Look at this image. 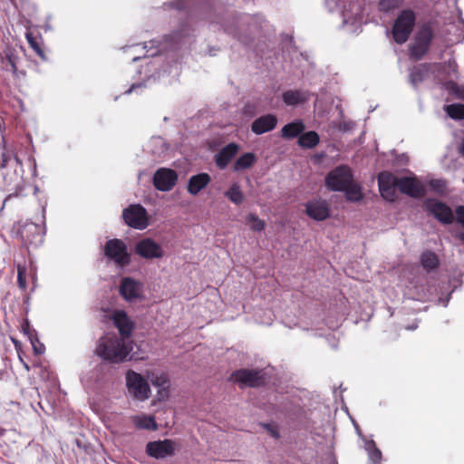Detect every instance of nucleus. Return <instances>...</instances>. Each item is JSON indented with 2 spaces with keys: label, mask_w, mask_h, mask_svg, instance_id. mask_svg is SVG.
I'll return each mask as SVG.
<instances>
[{
  "label": "nucleus",
  "mask_w": 464,
  "mask_h": 464,
  "mask_svg": "<svg viewBox=\"0 0 464 464\" xmlns=\"http://www.w3.org/2000/svg\"><path fill=\"white\" fill-rule=\"evenodd\" d=\"M379 190L382 197L391 202L397 198L398 178L391 172L382 171L378 175Z\"/></svg>",
  "instance_id": "9"
},
{
  "label": "nucleus",
  "mask_w": 464,
  "mask_h": 464,
  "mask_svg": "<svg viewBox=\"0 0 464 464\" xmlns=\"http://www.w3.org/2000/svg\"><path fill=\"white\" fill-rule=\"evenodd\" d=\"M13 162H14L16 164L20 163L19 160L16 157V155L14 154V150L11 149L5 148L4 151L2 152V156H1L0 167L2 169H5V168L9 167Z\"/></svg>",
  "instance_id": "36"
},
{
  "label": "nucleus",
  "mask_w": 464,
  "mask_h": 464,
  "mask_svg": "<svg viewBox=\"0 0 464 464\" xmlns=\"http://www.w3.org/2000/svg\"><path fill=\"white\" fill-rule=\"evenodd\" d=\"M22 331L25 335L28 336L32 344H34V338L36 337V335H35L34 330H33L31 328L30 323L27 320H25L22 324Z\"/></svg>",
  "instance_id": "41"
},
{
  "label": "nucleus",
  "mask_w": 464,
  "mask_h": 464,
  "mask_svg": "<svg viewBox=\"0 0 464 464\" xmlns=\"http://www.w3.org/2000/svg\"><path fill=\"white\" fill-rule=\"evenodd\" d=\"M354 126V123L353 121H343L340 123L339 129L343 131H348L351 130Z\"/></svg>",
  "instance_id": "46"
},
{
  "label": "nucleus",
  "mask_w": 464,
  "mask_h": 464,
  "mask_svg": "<svg viewBox=\"0 0 464 464\" xmlns=\"http://www.w3.org/2000/svg\"><path fill=\"white\" fill-rule=\"evenodd\" d=\"M262 426L266 430V431L275 439L279 438V430L276 425L271 423H265Z\"/></svg>",
  "instance_id": "43"
},
{
  "label": "nucleus",
  "mask_w": 464,
  "mask_h": 464,
  "mask_svg": "<svg viewBox=\"0 0 464 464\" xmlns=\"http://www.w3.org/2000/svg\"><path fill=\"white\" fill-rule=\"evenodd\" d=\"M446 113L454 120L464 119V104L454 103L444 107Z\"/></svg>",
  "instance_id": "34"
},
{
  "label": "nucleus",
  "mask_w": 464,
  "mask_h": 464,
  "mask_svg": "<svg viewBox=\"0 0 464 464\" xmlns=\"http://www.w3.org/2000/svg\"><path fill=\"white\" fill-rule=\"evenodd\" d=\"M120 293L128 301L135 300L140 295L141 285L132 278L125 277L121 281Z\"/></svg>",
  "instance_id": "21"
},
{
  "label": "nucleus",
  "mask_w": 464,
  "mask_h": 464,
  "mask_svg": "<svg viewBox=\"0 0 464 464\" xmlns=\"http://www.w3.org/2000/svg\"><path fill=\"white\" fill-rule=\"evenodd\" d=\"M432 66L434 68L443 69L449 76L457 72V63L454 60H450L445 64L434 63Z\"/></svg>",
  "instance_id": "39"
},
{
  "label": "nucleus",
  "mask_w": 464,
  "mask_h": 464,
  "mask_svg": "<svg viewBox=\"0 0 464 464\" xmlns=\"http://www.w3.org/2000/svg\"><path fill=\"white\" fill-rule=\"evenodd\" d=\"M26 40L31 46L32 49L43 59H45L44 53L43 49L41 48L39 43L36 41V39L34 37L32 33H26L25 34Z\"/></svg>",
  "instance_id": "38"
},
{
  "label": "nucleus",
  "mask_w": 464,
  "mask_h": 464,
  "mask_svg": "<svg viewBox=\"0 0 464 464\" xmlns=\"http://www.w3.org/2000/svg\"><path fill=\"white\" fill-rule=\"evenodd\" d=\"M126 386L128 392L138 401H146L150 396L151 392L148 381L132 370L126 373Z\"/></svg>",
  "instance_id": "4"
},
{
  "label": "nucleus",
  "mask_w": 464,
  "mask_h": 464,
  "mask_svg": "<svg viewBox=\"0 0 464 464\" xmlns=\"http://www.w3.org/2000/svg\"><path fill=\"white\" fill-rule=\"evenodd\" d=\"M35 353L41 354L44 353V347L39 343L37 337L34 338V344H32Z\"/></svg>",
  "instance_id": "45"
},
{
  "label": "nucleus",
  "mask_w": 464,
  "mask_h": 464,
  "mask_svg": "<svg viewBox=\"0 0 464 464\" xmlns=\"http://www.w3.org/2000/svg\"><path fill=\"white\" fill-rule=\"evenodd\" d=\"M211 181V178L208 173L202 172L197 175H193L188 179L187 189L188 192L192 195H198L202 189H204Z\"/></svg>",
  "instance_id": "22"
},
{
  "label": "nucleus",
  "mask_w": 464,
  "mask_h": 464,
  "mask_svg": "<svg viewBox=\"0 0 464 464\" xmlns=\"http://www.w3.org/2000/svg\"><path fill=\"white\" fill-rule=\"evenodd\" d=\"M302 121H295L285 125L282 128L281 135L284 139H294L299 136L304 130Z\"/></svg>",
  "instance_id": "25"
},
{
  "label": "nucleus",
  "mask_w": 464,
  "mask_h": 464,
  "mask_svg": "<svg viewBox=\"0 0 464 464\" xmlns=\"http://www.w3.org/2000/svg\"><path fill=\"white\" fill-rule=\"evenodd\" d=\"M277 124V118L273 114H266L256 118L251 124V130L256 134L261 135L263 133L273 130Z\"/></svg>",
  "instance_id": "20"
},
{
  "label": "nucleus",
  "mask_w": 464,
  "mask_h": 464,
  "mask_svg": "<svg viewBox=\"0 0 464 464\" xmlns=\"http://www.w3.org/2000/svg\"><path fill=\"white\" fill-rule=\"evenodd\" d=\"M398 189L411 198H420L425 192L423 185L414 177L398 178Z\"/></svg>",
  "instance_id": "16"
},
{
  "label": "nucleus",
  "mask_w": 464,
  "mask_h": 464,
  "mask_svg": "<svg viewBox=\"0 0 464 464\" xmlns=\"http://www.w3.org/2000/svg\"><path fill=\"white\" fill-rule=\"evenodd\" d=\"M178 181V174L168 168H160L153 175L152 182L156 189L163 192L170 191Z\"/></svg>",
  "instance_id": "10"
},
{
  "label": "nucleus",
  "mask_w": 464,
  "mask_h": 464,
  "mask_svg": "<svg viewBox=\"0 0 464 464\" xmlns=\"http://www.w3.org/2000/svg\"><path fill=\"white\" fill-rule=\"evenodd\" d=\"M420 263L424 269L430 271L439 266V258L435 253L426 251L420 256Z\"/></svg>",
  "instance_id": "30"
},
{
  "label": "nucleus",
  "mask_w": 464,
  "mask_h": 464,
  "mask_svg": "<svg viewBox=\"0 0 464 464\" xmlns=\"http://www.w3.org/2000/svg\"><path fill=\"white\" fill-rule=\"evenodd\" d=\"M433 31L430 24H423L415 34L414 41L410 47L411 55L420 60L428 52L433 38Z\"/></svg>",
  "instance_id": "7"
},
{
  "label": "nucleus",
  "mask_w": 464,
  "mask_h": 464,
  "mask_svg": "<svg viewBox=\"0 0 464 464\" xmlns=\"http://www.w3.org/2000/svg\"><path fill=\"white\" fill-rule=\"evenodd\" d=\"M343 17V24L344 26L351 25L353 31L358 27L362 21V7L358 2L350 1L348 5H344L341 10Z\"/></svg>",
  "instance_id": "13"
},
{
  "label": "nucleus",
  "mask_w": 464,
  "mask_h": 464,
  "mask_svg": "<svg viewBox=\"0 0 464 464\" xmlns=\"http://www.w3.org/2000/svg\"><path fill=\"white\" fill-rule=\"evenodd\" d=\"M461 151H462V153L464 155V139H463V142H462V145H461Z\"/></svg>",
  "instance_id": "51"
},
{
  "label": "nucleus",
  "mask_w": 464,
  "mask_h": 464,
  "mask_svg": "<svg viewBox=\"0 0 464 464\" xmlns=\"http://www.w3.org/2000/svg\"><path fill=\"white\" fill-rule=\"evenodd\" d=\"M431 67H433L432 64H420L414 67L410 72L411 84L417 87L426 78Z\"/></svg>",
  "instance_id": "26"
},
{
  "label": "nucleus",
  "mask_w": 464,
  "mask_h": 464,
  "mask_svg": "<svg viewBox=\"0 0 464 464\" xmlns=\"http://www.w3.org/2000/svg\"><path fill=\"white\" fill-rule=\"evenodd\" d=\"M175 443L170 440L150 441L146 446V452L155 459H164L172 456Z\"/></svg>",
  "instance_id": "15"
},
{
  "label": "nucleus",
  "mask_w": 464,
  "mask_h": 464,
  "mask_svg": "<svg viewBox=\"0 0 464 464\" xmlns=\"http://www.w3.org/2000/svg\"><path fill=\"white\" fill-rule=\"evenodd\" d=\"M305 212L314 220H325L330 216L329 204L324 199L310 200L305 204Z\"/></svg>",
  "instance_id": "18"
},
{
  "label": "nucleus",
  "mask_w": 464,
  "mask_h": 464,
  "mask_svg": "<svg viewBox=\"0 0 464 464\" xmlns=\"http://www.w3.org/2000/svg\"><path fill=\"white\" fill-rule=\"evenodd\" d=\"M246 223L250 226L251 229L254 231L260 232L264 230L266 224L255 214H248L246 217Z\"/></svg>",
  "instance_id": "37"
},
{
  "label": "nucleus",
  "mask_w": 464,
  "mask_h": 464,
  "mask_svg": "<svg viewBox=\"0 0 464 464\" xmlns=\"http://www.w3.org/2000/svg\"><path fill=\"white\" fill-rule=\"evenodd\" d=\"M416 328H417V325H411V326L407 327V329H409V330H414Z\"/></svg>",
  "instance_id": "49"
},
{
  "label": "nucleus",
  "mask_w": 464,
  "mask_h": 464,
  "mask_svg": "<svg viewBox=\"0 0 464 464\" xmlns=\"http://www.w3.org/2000/svg\"><path fill=\"white\" fill-rule=\"evenodd\" d=\"M230 379L241 386L256 387L264 382V374L262 371L241 369L234 372Z\"/></svg>",
  "instance_id": "12"
},
{
  "label": "nucleus",
  "mask_w": 464,
  "mask_h": 464,
  "mask_svg": "<svg viewBox=\"0 0 464 464\" xmlns=\"http://www.w3.org/2000/svg\"><path fill=\"white\" fill-rule=\"evenodd\" d=\"M445 90L450 94L454 95L457 99L464 101V84H458L455 82L448 81L444 83Z\"/></svg>",
  "instance_id": "35"
},
{
  "label": "nucleus",
  "mask_w": 464,
  "mask_h": 464,
  "mask_svg": "<svg viewBox=\"0 0 464 464\" xmlns=\"http://www.w3.org/2000/svg\"><path fill=\"white\" fill-rule=\"evenodd\" d=\"M256 161V156L252 152H247L240 156L234 164V170L239 171L250 168Z\"/></svg>",
  "instance_id": "29"
},
{
  "label": "nucleus",
  "mask_w": 464,
  "mask_h": 464,
  "mask_svg": "<svg viewBox=\"0 0 464 464\" xmlns=\"http://www.w3.org/2000/svg\"><path fill=\"white\" fill-rule=\"evenodd\" d=\"M307 94L300 91H287L283 94V101L287 105H297L307 101Z\"/></svg>",
  "instance_id": "28"
},
{
  "label": "nucleus",
  "mask_w": 464,
  "mask_h": 464,
  "mask_svg": "<svg viewBox=\"0 0 464 464\" xmlns=\"http://www.w3.org/2000/svg\"><path fill=\"white\" fill-rule=\"evenodd\" d=\"M225 196L234 204L240 205L244 200V195L238 184H233L229 189L225 192Z\"/></svg>",
  "instance_id": "33"
},
{
  "label": "nucleus",
  "mask_w": 464,
  "mask_h": 464,
  "mask_svg": "<svg viewBox=\"0 0 464 464\" xmlns=\"http://www.w3.org/2000/svg\"><path fill=\"white\" fill-rule=\"evenodd\" d=\"M459 238L464 242V232L459 235Z\"/></svg>",
  "instance_id": "50"
},
{
  "label": "nucleus",
  "mask_w": 464,
  "mask_h": 464,
  "mask_svg": "<svg viewBox=\"0 0 464 464\" xmlns=\"http://www.w3.org/2000/svg\"><path fill=\"white\" fill-rule=\"evenodd\" d=\"M151 384L158 389L157 397L160 401H165L169 396L170 382L167 374L159 372H150L147 374Z\"/></svg>",
  "instance_id": "17"
},
{
  "label": "nucleus",
  "mask_w": 464,
  "mask_h": 464,
  "mask_svg": "<svg viewBox=\"0 0 464 464\" xmlns=\"http://www.w3.org/2000/svg\"><path fill=\"white\" fill-rule=\"evenodd\" d=\"M24 268L18 266L17 268V283L19 286L23 289L26 287V281H25V276H24Z\"/></svg>",
  "instance_id": "42"
},
{
  "label": "nucleus",
  "mask_w": 464,
  "mask_h": 464,
  "mask_svg": "<svg viewBox=\"0 0 464 464\" xmlns=\"http://www.w3.org/2000/svg\"><path fill=\"white\" fill-rule=\"evenodd\" d=\"M353 177L351 169L348 166H338L331 170L325 177V186L331 191H342L350 181H353Z\"/></svg>",
  "instance_id": "5"
},
{
  "label": "nucleus",
  "mask_w": 464,
  "mask_h": 464,
  "mask_svg": "<svg viewBox=\"0 0 464 464\" xmlns=\"http://www.w3.org/2000/svg\"><path fill=\"white\" fill-rule=\"evenodd\" d=\"M104 256L113 261L119 267L130 264V258L127 245L121 239H110L104 246Z\"/></svg>",
  "instance_id": "6"
},
{
  "label": "nucleus",
  "mask_w": 464,
  "mask_h": 464,
  "mask_svg": "<svg viewBox=\"0 0 464 464\" xmlns=\"http://www.w3.org/2000/svg\"><path fill=\"white\" fill-rule=\"evenodd\" d=\"M320 137L317 132L310 130L301 133L298 139V145L304 149H313L318 145Z\"/></svg>",
  "instance_id": "27"
},
{
  "label": "nucleus",
  "mask_w": 464,
  "mask_h": 464,
  "mask_svg": "<svg viewBox=\"0 0 464 464\" xmlns=\"http://www.w3.org/2000/svg\"><path fill=\"white\" fill-rule=\"evenodd\" d=\"M239 147L236 143H229L216 155L215 161L218 168L225 169L230 160L236 156Z\"/></svg>",
  "instance_id": "23"
},
{
  "label": "nucleus",
  "mask_w": 464,
  "mask_h": 464,
  "mask_svg": "<svg viewBox=\"0 0 464 464\" xmlns=\"http://www.w3.org/2000/svg\"><path fill=\"white\" fill-rule=\"evenodd\" d=\"M424 208L429 213L433 215L434 218L442 223L450 224L454 219L450 208L438 199H426L424 202Z\"/></svg>",
  "instance_id": "11"
},
{
  "label": "nucleus",
  "mask_w": 464,
  "mask_h": 464,
  "mask_svg": "<svg viewBox=\"0 0 464 464\" xmlns=\"http://www.w3.org/2000/svg\"><path fill=\"white\" fill-rule=\"evenodd\" d=\"M343 191L345 192L346 198L350 201H359L362 198L361 188L353 180L350 181V184Z\"/></svg>",
  "instance_id": "32"
},
{
  "label": "nucleus",
  "mask_w": 464,
  "mask_h": 464,
  "mask_svg": "<svg viewBox=\"0 0 464 464\" xmlns=\"http://www.w3.org/2000/svg\"><path fill=\"white\" fill-rule=\"evenodd\" d=\"M142 86V84H133L131 85L124 93L125 94H130L134 90L136 89H140V87Z\"/></svg>",
  "instance_id": "47"
},
{
  "label": "nucleus",
  "mask_w": 464,
  "mask_h": 464,
  "mask_svg": "<svg viewBox=\"0 0 464 464\" xmlns=\"http://www.w3.org/2000/svg\"><path fill=\"white\" fill-rule=\"evenodd\" d=\"M132 351V343L115 335L104 336L100 339L96 353L103 360L111 362L125 361Z\"/></svg>",
  "instance_id": "1"
},
{
  "label": "nucleus",
  "mask_w": 464,
  "mask_h": 464,
  "mask_svg": "<svg viewBox=\"0 0 464 464\" xmlns=\"http://www.w3.org/2000/svg\"><path fill=\"white\" fill-rule=\"evenodd\" d=\"M189 34L190 29L187 25H182L178 32L173 33L171 35L165 36L164 46L155 45L156 41L145 43L142 46H140V44L132 45L130 48L134 49L137 53L133 56L132 61L137 62L147 56H155L163 50L174 48L178 44H184L185 38L189 36Z\"/></svg>",
  "instance_id": "2"
},
{
  "label": "nucleus",
  "mask_w": 464,
  "mask_h": 464,
  "mask_svg": "<svg viewBox=\"0 0 464 464\" xmlns=\"http://www.w3.org/2000/svg\"><path fill=\"white\" fill-rule=\"evenodd\" d=\"M115 327L119 330L121 338L129 340L133 331V323L124 311L117 310L112 314Z\"/></svg>",
  "instance_id": "19"
},
{
  "label": "nucleus",
  "mask_w": 464,
  "mask_h": 464,
  "mask_svg": "<svg viewBox=\"0 0 464 464\" xmlns=\"http://www.w3.org/2000/svg\"><path fill=\"white\" fill-rule=\"evenodd\" d=\"M125 223L135 229H145L149 226V218L146 209L140 204H133L122 212Z\"/></svg>",
  "instance_id": "8"
},
{
  "label": "nucleus",
  "mask_w": 464,
  "mask_h": 464,
  "mask_svg": "<svg viewBox=\"0 0 464 464\" xmlns=\"http://www.w3.org/2000/svg\"><path fill=\"white\" fill-rule=\"evenodd\" d=\"M459 38L452 39L451 37H447V38L445 39V42H446L447 44H453V43H456V42H459Z\"/></svg>",
  "instance_id": "48"
},
{
  "label": "nucleus",
  "mask_w": 464,
  "mask_h": 464,
  "mask_svg": "<svg viewBox=\"0 0 464 464\" xmlns=\"http://www.w3.org/2000/svg\"><path fill=\"white\" fill-rule=\"evenodd\" d=\"M457 221L464 227V206L456 208Z\"/></svg>",
  "instance_id": "44"
},
{
  "label": "nucleus",
  "mask_w": 464,
  "mask_h": 464,
  "mask_svg": "<svg viewBox=\"0 0 464 464\" xmlns=\"http://www.w3.org/2000/svg\"><path fill=\"white\" fill-rule=\"evenodd\" d=\"M132 422L140 430H156L158 429L155 418L150 415L141 414L134 416Z\"/></svg>",
  "instance_id": "24"
},
{
  "label": "nucleus",
  "mask_w": 464,
  "mask_h": 464,
  "mask_svg": "<svg viewBox=\"0 0 464 464\" xmlns=\"http://www.w3.org/2000/svg\"><path fill=\"white\" fill-rule=\"evenodd\" d=\"M402 0H381L379 2V9L383 12H388L392 9L397 8Z\"/></svg>",
  "instance_id": "40"
},
{
  "label": "nucleus",
  "mask_w": 464,
  "mask_h": 464,
  "mask_svg": "<svg viewBox=\"0 0 464 464\" xmlns=\"http://www.w3.org/2000/svg\"><path fill=\"white\" fill-rule=\"evenodd\" d=\"M136 253L145 259L161 258L164 251L160 244L151 238H144L136 245Z\"/></svg>",
  "instance_id": "14"
},
{
  "label": "nucleus",
  "mask_w": 464,
  "mask_h": 464,
  "mask_svg": "<svg viewBox=\"0 0 464 464\" xmlns=\"http://www.w3.org/2000/svg\"><path fill=\"white\" fill-rule=\"evenodd\" d=\"M364 449L368 453L369 460L372 464H380L382 460V452L376 447L375 442L371 440H365Z\"/></svg>",
  "instance_id": "31"
},
{
  "label": "nucleus",
  "mask_w": 464,
  "mask_h": 464,
  "mask_svg": "<svg viewBox=\"0 0 464 464\" xmlns=\"http://www.w3.org/2000/svg\"><path fill=\"white\" fill-rule=\"evenodd\" d=\"M416 21L411 10H403L396 18L392 27V37L399 44H404L410 37Z\"/></svg>",
  "instance_id": "3"
}]
</instances>
